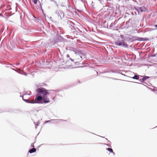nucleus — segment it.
Segmentation results:
<instances>
[{"label": "nucleus", "mask_w": 157, "mask_h": 157, "mask_svg": "<svg viewBox=\"0 0 157 157\" xmlns=\"http://www.w3.org/2000/svg\"><path fill=\"white\" fill-rule=\"evenodd\" d=\"M37 92L40 94H38L36 97L35 100H29L28 99L24 100V101L29 103H48L50 101L47 97L49 94L52 95L55 92L52 90H47L44 88H38L36 90Z\"/></svg>", "instance_id": "nucleus-1"}, {"label": "nucleus", "mask_w": 157, "mask_h": 157, "mask_svg": "<svg viewBox=\"0 0 157 157\" xmlns=\"http://www.w3.org/2000/svg\"><path fill=\"white\" fill-rule=\"evenodd\" d=\"M55 16L58 21L62 19L64 16V13L59 10H56L55 13Z\"/></svg>", "instance_id": "nucleus-2"}, {"label": "nucleus", "mask_w": 157, "mask_h": 157, "mask_svg": "<svg viewBox=\"0 0 157 157\" xmlns=\"http://www.w3.org/2000/svg\"><path fill=\"white\" fill-rule=\"evenodd\" d=\"M115 44L116 45L123 47L125 48H127L128 47V45L127 44L125 43L124 41L123 40H120L119 39L115 42Z\"/></svg>", "instance_id": "nucleus-3"}, {"label": "nucleus", "mask_w": 157, "mask_h": 157, "mask_svg": "<svg viewBox=\"0 0 157 157\" xmlns=\"http://www.w3.org/2000/svg\"><path fill=\"white\" fill-rule=\"evenodd\" d=\"M75 54L79 55L81 58H84L85 57V54L83 51H80L77 50L76 51H73Z\"/></svg>", "instance_id": "nucleus-4"}, {"label": "nucleus", "mask_w": 157, "mask_h": 157, "mask_svg": "<svg viewBox=\"0 0 157 157\" xmlns=\"http://www.w3.org/2000/svg\"><path fill=\"white\" fill-rule=\"evenodd\" d=\"M135 10L137 12L138 14H139L140 13V12H142L143 11V10L141 8L138 7H134Z\"/></svg>", "instance_id": "nucleus-5"}, {"label": "nucleus", "mask_w": 157, "mask_h": 157, "mask_svg": "<svg viewBox=\"0 0 157 157\" xmlns=\"http://www.w3.org/2000/svg\"><path fill=\"white\" fill-rule=\"evenodd\" d=\"M30 95V94L27 93L26 92V93H25L23 94V96H21L20 97H21L22 98L23 100L24 101V100H25V99H24V98H27L26 96L27 95Z\"/></svg>", "instance_id": "nucleus-6"}, {"label": "nucleus", "mask_w": 157, "mask_h": 157, "mask_svg": "<svg viewBox=\"0 0 157 157\" xmlns=\"http://www.w3.org/2000/svg\"><path fill=\"white\" fill-rule=\"evenodd\" d=\"M16 71L19 74H21L22 75H23L25 76L27 75V74L26 72H25L24 71H22L21 70H19L18 71Z\"/></svg>", "instance_id": "nucleus-7"}, {"label": "nucleus", "mask_w": 157, "mask_h": 157, "mask_svg": "<svg viewBox=\"0 0 157 157\" xmlns=\"http://www.w3.org/2000/svg\"><path fill=\"white\" fill-rule=\"evenodd\" d=\"M16 71L19 74H21L22 75H23L25 76L27 75V74L26 72H25L24 71H22L21 70H19L18 71Z\"/></svg>", "instance_id": "nucleus-8"}, {"label": "nucleus", "mask_w": 157, "mask_h": 157, "mask_svg": "<svg viewBox=\"0 0 157 157\" xmlns=\"http://www.w3.org/2000/svg\"><path fill=\"white\" fill-rule=\"evenodd\" d=\"M149 78V77L147 76H145L142 79L140 80V82H143L144 81L146 80L147 79Z\"/></svg>", "instance_id": "nucleus-9"}, {"label": "nucleus", "mask_w": 157, "mask_h": 157, "mask_svg": "<svg viewBox=\"0 0 157 157\" xmlns=\"http://www.w3.org/2000/svg\"><path fill=\"white\" fill-rule=\"evenodd\" d=\"M36 150L35 148H32L31 149H30L29 151V152L30 153H32L33 152H35L36 151Z\"/></svg>", "instance_id": "nucleus-10"}, {"label": "nucleus", "mask_w": 157, "mask_h": 157, "mask_svg": "<svg viewBox=\"0 0 157 157\" xmlns=\"http://www.w3.org/2000/svg\"><path fill=\"white\" fill-rule=\"evenodd\" d=\"M136 40H139V41L146 40L145 39H144L143 38H140V37H137Z\"/></svg>", "instance_id": "nucleus-11"}, {"label": "nucleus", "mask_w": 157, "mask_h": 157, "mask_svg": "<svg viewBox=\"0 0 157 157\" xmlns=\"http://www.w3.org/2000/svg\"><path fill=\"white\" fill-rule=\"evenodd\" d=\"M133 79L138 80L139 79V76L138 75H135L132 78Z\"/></svg>", "instance_id": "nucleus-12"}, {"label": "nucleus", "mask_w": 157, "mask_h": 157, "mask_svg": "<svg viewBox=\"0 0 157 157\" xmlns=\"http://www.w3.org/2000/svg\"><path fill=\"white\" fill-rule=\"evenodd\" d=\"M106 150H107V151H110V152H112V153H113L114 154V153L113 152V150H112V149L111 148H107L106 149Z\"/></svg>", "instance_id": "nucleus-13"}, {"label": "nucleus", "mask_w": 157, "mask_h": 157, "mask_svg": "<svg viewBox=\"0 0 157 157\" xmlns=\"http://www.w3.org/2000/svg\"><path fill=\"white\" fill-rule=\"evenodd\" d=\"M34 124H35V125L36 126V127H35L36 128H37L36 126H38L39 125V124H40V121H38L37 122V124H36L35 122H34Z\"/></svg>", "instance_id": "nucleus-14"}, {"label": "nucleus", "mask_w": 157, "mask_h": 157, "mask_svg": "<svg viewBox=\"0 0 157 157\" xmlns=\"http://www.w3.org/2000/svg\"><path fill=\"white\" fill-rule=\"evenodd\" d=\"M66 56L67 58H68V59H67V61L66 62L67 64L68 63V62L69 61V58H70V56L68 54H67Z\"/></svg>", "instance_id": "nucleus-15"}, {"label": "nucleus", "mask_w": 157, "mask_h": 157, "mask_svg": "<svg viewBox=\"0 0 157 157\" xmlns=\"http://www.w3.org/2000/svg\"><path fill=\"white\" fill-rule=\"evenodd\" d=\"M33 2L35 4H37V0H33Z\"/></svg>", "instance_id": "nucleus-16"}, {"label": "nucleus", "mask_w": 157, "mask_h": 157, "mask_svg": "<svg viewBox=\"0 0 157 157\" xmlns=\"http://www.w3.org/2000/svg\"><path fill=\"white\" fill-rule=\"evenodd\" d=\"M31 146L32 147H33V148L34 147V143H32L31 144Z\"/></svg>", "instance_id": "nucleus-17"}, {"label": "nucleus", "mask_w": 157, "mask_h": 157, "mask_svg": "<svg viewBox=\"0 0 157 157\" xmlns=\"http://www.w3.org/2000/svg\"><path fill=\"white\" fill-rule=\"evenodd\" d=\"M50 121H45V123L44 124H45L46 123L49 122Z\"/></svg>", "instance_id": "nucleus-18"}, {"label": "nucleus", "mask_w": 157, "mask_h": 157, "mask_svg": "<svg viewBox=\"0 0 157 157\" xmlns=\"http://www.w3.org/2000/svg\"><path fill=\"white\" fill-rule=\"evenodd\" d=\"M69 59L71 61H74V60L72 59H71V58H69Z\"/></svg>", "instance_id": "nucleus-19"}, {"label": "nucleus", "mask_w": 157, "mask_h": 157, "mask_svg": "<svg viewBox=\"0 0 157 157\" xmlns=\"http://www.w3.org/2000/svg\"><path fill=\"white\" fill-rule=\"evenodd\" d=\"M121 37L122 38H123L124 36L123 35H121Z\"/></svg>", "instance_id": "nucleus-20"}, {"label": "nucleus", "mask_w": 157, "mask_h": 157, "mask_svg": "<svg viewBox=\"0 0 157 157\" xmlns=\"http://www.w3.org/2000/svg\"><path fill=\"white\" fill-rule=\"evenodd\" d=\"M155 27L156 28H157V25H155Z\"/></svg>", "instance_id": "nucleus-21"}, {"label": "nucleus", "mask_w": 157, "mask_h": 157, "mask_svg": "<svg viewBox=\"0 0 157 157\" xmlns=\"http://www.w3.org/2000/svg\"><path fill=\"white\" fill-rule=\"evenodd\" d=\"M135 14H137L136 12H135Z\"/></svg>", "instance_id": "nucleus-22"}, {"label": "nucleus", "mask_w": 157, "mask_h": 157, "mask_svg": "<svg viewBox=\"0 0 157 157\" xmlns=\"http://www.w3.org/2000/svg\"><path fill=\"white\" fill-rule=\"evenodd\" d=\"M156 29H153L152 30H156Z\"/></svg>", "instance_id": "nucleus-23"}, {"label": "nucleus", "mask_w": 157, "mask_h": 157, "mask_svg": "<svg viewBox=\"0 0 157 157\" xmlns=\"http://www.w3.org/2000/svg\"><path fill=\"white\" fill-rule=\"evenodd\" d=\"M40 6L41 8V4H40Z\"/></svg>", "instance_id": "nucleus-24"}, {"label": "nucleus", "mask_w": 157, "mask_h": 157, "mask_svg": "<svg viewBox=\"0 0 157 157\" xmlns=\"http://www.w3.org/2000/svg\"><path fill=\"white\" fill-rule=\"evenodd\" d=\"M55 120H56L53 119V120H52V121H55Z\"/></svg>", "instance_id": "nucleus-25"}, {"label": "nucleus", "mask_w": 157, "mask_h": 157, "mask_svg": "<svg viewBox=\"0 0 157 157\" xmlns=\"http://www.w3.org/2000/svg\"><path fill=\"white\" fill-rule=\"evenodd\" d=\"M62 6H64V5H62Z\"/></svg>", "instance_id": "nucleus-26"}, {"label": "nucleus", "mask_w": 157, "mask_h": 157, "mask_svg": "<svg viewBox=\"0 0 157 157\" xmlns=\"http://www.w3.org/2000/svg\"><path fill=\"white\" fill-rule=\"evenodd\" d=\"M156 88V89H157V88Z\"/></svg>", "instance_id": "nucleus-27"}, {"label": "nucleus", "mask_w": 157, "mask_h": 157, "mask_svg": "<svg viewBox=\"0 0 157 157\" xmlns=\"http://www.w3.org/2000/svg\"><path fill=\"white\" fill-rule=\"evenodd\" d=\"M52 1V0H51Z\"/></svg>", "instance_id": "nucleus-28"}]
</instances>
